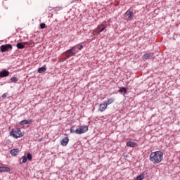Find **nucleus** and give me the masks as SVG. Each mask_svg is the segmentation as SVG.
<instances>
[{
    "label": "nucleus",
    "instance_id": "nucleus-1",
    "mask_svg": "<svg viewBox=\"0 0 180 180\" xmlns=\"http://www.w3.org/2000/svg\"><path fill=\"white\" fill-rule=\"evenodd\" d=\"M164 153L161 151L152 152L150 155V160L153 164H160L162 161Z\"/></svg>",
    "mask_w": 180,
    "mask_h": 180
},
{
    "label": "nucleus",
    "instance_id": "nucleus-2",
    "mask_svg": "<svg viewBox=\"0 0 180 180\" xmlns=\"http://www.w3.org/2000/svg\"><path fill=\"white\" fill-rule=\"evenodd\" d=\"M10 136H11V137H14V139H19L22 137L23 134H22V131H20V128H17L15 129H13L10 132Z\"/></svg>",
    "mask_w": 180,
    "mask_h": 180
},
{
    "label": "nucleus",
    "instance_id": "nucleus-3",
    "mask_svg": "<svg viewBox=\"0 0 180 180\" xmlns=\"http://www.w3.org/2000/svg\"><path fill=\"white\" fill-rule=\"evenodd\" d=\"M106 30V26L105 25L102 24L101 25H98L94 31H93V34L94 36L96 34H100L102 33V32Z\"/></svg>",
    "mask_w": 180,
    "mask_h": 180
},
{
    "label": "nucleus",
    "instance_id": "nucleus-4",
    "mask_svg": "<svg viewBox=\"0 0 180 180\" xmlns=\"http://www.w3.org/2000/svg\"><path fill=\"white\" fill-rule=\"evenodd\" d=\"M86 131H88V126L86 125H82L75 129L76 134H84V133H86Z\"/></svg>",
    "mask_w": 180,
    "mask_h": 180
},
{
    "label": "nucleus",
    "instance_id": "nucleus-5",
    "mask_svg": "<svg viewBox=\"0 0 180 180\" xmlns=\"http://www.w3.org/2000/svg\"><path fill=\"white\" fill-rule=\"evenodd\" d=\"M12 44H5V45H1L0 46V50L1 53H6V51H8L9 50H12Z\"/></svg>",
    "mask_w": 180,
    "mask_h": 180
},
{
    "label": "nucleus",
    "instance_id": "nucleus-6",
    "mask_svg": "<svg viewBox=\"0 0 180 180\" xmlns=\"http://www.w3.org/2000/svg\"><path fill=\"white\" fill-rule=\"evenodd\" d=\"M66 56V58H70V57H72V56H75L76 52H74V49L72 48L65 51V53Z\"/></svg>",
    "mask_w": 180,
    "mask_h": 180
},
{
    "label": "nucleus",
    "instance_id": "nucleus-7",
    "mask_svg": "<svg viewBox=\"0 0 180 180\" xmlns=\"http://www.w3.org/2000/svg\"><path fill=\"white\" fill-rule=\"evenodd\" d=\"M69 142L70 139H68V135H66V136L60 141V144L63 147H66Z\"/></svg>",
    "mask_w": 180,
    "mask_h": 180
},
{
    "label": "nucleus",
    "instance_id": "nucleus-8",
    "mask_svg": "<svg viewBox=\"0 0 180 180\" xmlns=\"http://www.w3.org/2000/svg\"><path fill=\"white\" fill-rule=\"evenodd\" d=\"M108 108V104L106 101H104L103 103L100 104L98 110L99 112H105Z\"/></svg>",
    "mask_w": 180,
    "mask_h": 180
},
{
    "label": "nucleus",
    "instance_id": "nucleus-9",
    "mask_svg": "<svg viewBox=\"0 0 180 180\" xmlns=\"http://www.w3.org/2000/svg\"><path fill=\"white\" fill-rule=\"evenodd\" d=\"M143 60H150V58H154V53H145L142 56Z\"/></svg>",
    "mask_w": 180,
    "mask_h": 180
},
{
    "label": "nucleus",
    "instance_id": "nucleus-10",
    "mask_svg": "<svg viewBox=\"0 0 180 180\" xmlns=\"http://www.w3.org/2000/svg\"><path fill=\"white\" fill-rule=\"evenodd\" d=\"M5 77H9V71L3 70L0 72V78H5Z\"/></svg>",
    "mask_w": 180,
    "mask_h": 180
},
{
    "label": "nucleus",
    "instance_id": "nucleus-11",
    "mask_svg": "<svg viewBox=\"0 0 180 180\" xmlns=\"http://www.w3.org/2000/svg\"><path fill=\"white\" fill-rule=\"evenodd\" d=\"M82 49H84V46L82 44H77L72 47V50H74V51L76 53H78V50H82Z\"/></svg>",
    "mask_w": 180,
    "mask_h": 180
},
{
    "label": "nucleus",
    "instance_id": "nucleus-12",
    "mask_svg": "<svg viewBox=\"0 0 180 180\" xmlns=\"http://www.w3.org/2000/svg\"><path fill=\"white\" fill-rule=\"evenodd\" d=\"M127 147L136 148L137 147V143L133 141H129L127 143Z\"/></svg>",
    "mask_w": 180,
    "mask_h": 180
},
{
    "label": "nucleus",
    "instance_id": "nucleus-13",
    "mask_svg": "<svg viewBox=\"0 0 180 180\" xmlns=\"http://www.w3.org/2000/svg\"><path fill=\"white\" fill-rule=\"evenodd\" d=\"M125 15H127V16L128 17V20H131V19H133V12L132 11H127L125 13Z\"/></svg>",
    "mask_w": 180,
    "mask_h": 180
},
{
    "label": "nucleus",
    "instance_id": "nucleus-14",
    "mask_svg": "<svg viewBox=\"0 0 180 180\" xmlns=\"http://www.w3.org/2000/svg\"><path fill=\"white\" fill-rule=\"evenodd\" d=\"M11 168L8 167H0V172H9Z\"/></svg>",
    "mask_w": 180,
    "mask_h": 180
},
{
    "label": "nucleus",
    "instance_id": "nucleus-15",
    "mask_svg": "<svg viewBox=\"0 0 180 180\" xmlns=\"http://www.w3.org/2000/svg\"><path fill=\"white\" fill-rule=\"evenodd\" d=\"M46 71H47V68L44 66L38 68L39 74H43V72H46Z\"/></svg>",
    "mask_w": 180,
    "mask_h": 180
},
{
    "label": "nucleus",
    "instance_id": "nucleus-16",
    "mask_svg": "<svg viewBox=\"0 0 180 180\" xmlns=\"http://www.w3.org/2000/svg\"><path fill=\"white\" fill-rule=\"evenodd\" d=\"M21 126H25V124H32V120H22L20 122Z\"/></svg>",
    "mask_w": 180,
    "mask_h": 180
},
{
    "label": "nucleus",
    "instance_id": "nucleus-17",
    "mask_svg": "<svg viewBox=\"0 0 180 180\" xmlns=\"http://www.w3.org/2000/svg\"><path fill=\"white\" fill-rule=\"evenodd\" d=\"M19 150L18 148L16 149H12L10 151V153L11 154V155H18V154H19Z\"/></svg>",
    "mask_w": 180,
    "mask_h": 180
},
{
    "label": "nucleus",
    "instance_id": "nucleus-18",
    "mask_svg": "<svg viewBox=\"0 0 180 180\" xmlns=\"http://www.w3.org/2000/svg\"><path fill=\"white\" fill-rule=\"evenodd\" d=\"M118 92L120 94H127V89L125 87H120Z\"/></svg>",
    "mask_w": 180,
    "mask_h": 180
},
{
    "label": "nucleus",
    "instance_id": "nucleus-19",
    "mask_svg": "<svg viewBox=\"0 0 180 180\" xmlns=\"http://www.w3.org/2000/svg\"><path fill=\"white\" fill-rule=\"evenodd\" d=\"M145 176H146V174L144 173H142L141 175L138 176L135 179V180H143V179H144Z\"/></svg>",
    "mask_w": 180,
    "mask_h": 180
},
{
    "label": "nucleus",
    "instance_id": "nucleus-20",
    "mask_svg": "<svg viewBox=\"0 0 180 180\" xmlns=\"http://www.w3.org/2000/svg\"><path fill=\"white\" fill-rule=\"evenodd\" d=\"M113 102H115V98H108V101H106L107 106L108 105H112V103H113Z\"/></svg>",
    "mask_w": 180,
    "mask_h": 180
},
{
    "label": "nucleus",
    "instance_id": "nucleus-21",
    "mask_svg": "<svg viewBox=\"0 0 180 180\" xmlns=\"http://www.w3.org/2000/svg\"><path fill=\"white\" fill-rule=\"evenodd\" d=\"M16 47H18L19 49H25V45L19 42L16 44Z\"/></svg>",
    "mask_w": 180,
    "mask_h": 180
},
{
    "label": "nucleus",
    "instance_id": "nucleus-22",
    "mask_svg": "<svg viewBox=\"0 0 180 180\" xmlns=\"http://www.w3.org/2000/svg\"><path fill=\"white\" fill-rule=\"evenodd\" d=\"M27 159L28 160V161H32V160H33V157L32 156V154H30V153H28L27 154Z\"/></svg>",
    "mask_w": 180,
    "mask_h": 180
},
{
    "label": "nucleus",
    "instance_id": "nucleus-23",
    "mask_svg": "<svg viewBox=\"0 0 180 180\" xmlns=\"http://www.w3.org/2000/svg\"><path fill=\"white\" fill-rule=\"evenodd\" d=\"M22 164H26L27 161V158L26 156H23L22 158Z\"/></svg>",
    "mask_w": 180,
    "mask_h": 180
},
{
    "label": "nucleus",
    "instance_id": "nucleus-24",
    "mask_svg": "<svg viewBox=\"0 0 180 180\" xmlns=\"http://www.w3.org/2000/svg\"><path fill=\"white\" fill-rule=\"evenodd\" d=\"M11 82H16L18 81V77H11Z\"/></svg>",
    "mask_w": 180,
    "mask_h": 180
},
{
    "label": "nucleus",
    "instance_id": "nucleus-25",
    "mask_svg": "<svg viewBox=\"0 0 180 180\" xmlns=\"http://www.w3.org/2000/svg\"><path fill=\"white\" fill-rule=\"evenodd\" d=\"M40 27H41V29H44L46 27V24L45 23H41L40 24Z\"/></svg>",
    "mask_w": 180,
    "mask_h": 180
},
{
    "label": "nucleus",
    "instance_id": "nucleus-26",
    "mask_svg": "<svg viewBox=\"0 0 180 180\" xmlns=\"http://www.w3.org/2000/svg\"><path fill=\"white\" fill-rule=\"evenodd\" d=\"M2 98H6V94H4L2 95Z\"/></svg>",
    "mask_w": 180,
    "mask_h": 180
},
{
    "label": "nucleus",
    "instance_id": "nucleus-27",
    "mask_svg": "<svg viewBox=\"0 0 180 180\" xmlns=\"http://www.w3.org/2000/svg\"><path fill=\"white\" fill-rule=\"evenodd\" d=\"M70 133H75V130L71 129H70Z\"/></svg>",
    "mask_w": 180,
    "mask_h": 180
},
{
    "label": "nucleus",
    "instance_id": "nucleus-28",
    "mask_svg": "<svg viewBox=\"0 0 180 180\" xmlns=\"http://www.w3.org/2000/svg\"><path fill=\"white\" fill-rule=\"evenodd\" d=\"M24 44H27V42H25Z\"/></svg>",
    "mask_w": 180,
    "mask_h": 180
}]
</instances>
